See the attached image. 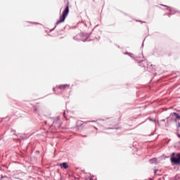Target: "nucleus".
<instances>
[{
    "instance_id": "17",
    "label": "nucleus",
    "mask_w": 180,
    "mask_h": 180,
    "mask_svg": "<svg viewBox=\"0 0 180 180\" xmlns=\"http://www.w3.org/2000/svg\"><path fill=\"white\" fill-rule=\"evenodd\" d=\"M94 129H95V130H98V127L93 126Z\"/></svg>"
},
{
    "instance_id": "21",
    "label": "nucleus",
    "mask_w": 180,
    "mask_h": 180,
    "mask_svg": "<svg viewBox=\"0 0 180 180\" xmlns=\"http://www.w3.org/2000/svg\"><path fill=\"white\" fill-rule=\"evenodd\" d=\"M89 180H94V178L93 177H91V178H90V179Z\"/></svg>"
},
{
    "instance_id": "16",
    "label": "nucleus",
    "mask_w": 180,
    "mask_h": 180,
    "mask_svg": "<svg viewBox=\"0 0 180 180\" xmlns=\"http://www.w3.org/2000/svg\"><path fill=\"white\" fill-rule=\"evenodd\" d=\"M136 61H138V63H142L143 60H136Z\"/></svg>"
},
{
    "instance_id": "22",
    "label": "nucleus",
    "mask_w": 180,
    "mask_h": 180,
    "mask_svg": "<svg viewBox=\"0 0 180 180\" xmlns=\"http://www.w3.org/2000/svg\"><path fill=\"white\" fill-rule=\"evenodd\" d=\"M82 137H86V135H83Z\"/></svg>"
},
{
    "instance_id": "5",
    "label": "nucleus",
    "mask_w": 180,
    "mask_h": 180,
    "mask_svg": "<svg viewBox=\"0 0 180 180\" xmlns=\"http://www.w3.org/2000/svg\"><path fill=\"white\" fill-rule=\"evenodd\" d=\"M172 116H176V118L174 119V122L175 123H178V120H180L179 113H173Z\"/></svg>"
},
{
    "instance_id": "3",
    "label": "nucleus",
    "mask_w": 180,
    "mask_h": 180,
    "mask_svg": "<svg viewBox=\"0 0 180 180\" xmlns=\"http://www.w3.org/2000/svg\"><path fill=\"white\" fill-rule=\"evenodd\" d=\"M67 15H68V6H66L65 11L63 13V15L60 17V20L56 22V25H60V23H63V22L65 20Z\"/></svg>"
},
{
    "instance_id": "18",
    "label": "nucleus",
    "mask_w": 180,
    "mask_h": 180,
    "mask_svg": "<svg viewBox=\"0 0 180 180\" xmlns=\"http://www.w3.org/2000/svg\"><path fill=\"white\" fill-rule=\"evenodd\" d=\"M177 137L180 139V134H177Z\"/></svg>"
},
{
    "instance_id": "23",
    "label": "nucleus",
    "mask_w": 180,
    "mask_h": 180,
    "mask_svg": "<svg viewBox=\"0 0 180 180\" xmlns=\"http://www.w3.org/2000/svg\"><path fill=\"white\" fill-rule=\"evenodd\" d=\"M150 136H154V134H150Z\"/></svg>"
},
{
    "instance_id": "7",
    "label": "nucleus",
    "mask_w": 180,
    "mask_h": 180,
    "mask_svg": "<svg viewBox=\"0 0 180 180\" xmlns=\"http://www.w3.org/2000/svg\"><path fill=\"white\" fill-rule=\"evenodd\" d=\"M162 6H166L167 8H169L170 15H174V13H172V12H175V8H174L172 7H169L168 6H165V5H162Z\"/></svg>"
},
{
    "instance_id": "13",
    "label": "nucleus",
    "mask_w": 180,
    "mask_h": 180,
    "mask_svg": "<svg viewBox=\"0 0 180 180\" xmlns=\"http://www.w3.org/2000/svg\"><path fill=\"white\" fill-rule=\"evenodd\" d=\"M108 129H113V130H115H115H119V129H120V128H119V127H116V128H108Z\"/></svg>"
},
{
    "instance_id": "1",
    "label": "nucleus",
    "mask_w": 180,
    "mask_h": 180,
    "mask_svg": "<svg viewBox=\"0 0 180 180\" xmlns=\"http://www.w3.org/2000/svg\"><path fill=\"white\" fill-rule=\"evenodd\" d=\"M170 162L172 167H175V165H178L180 167V153L175 155V153H173L170 155Z\"/></svg>"
},
{
    "instance_id": "10",
    "label": "nucleus",
    "mask_w": 180,
    "mask_h": 180,
    "mask_svg": "<svg viewBox=\"0 0 180 180\" xmlns=\"http://www.w3.org/2000/svg\"><path fill=\"white\" fill-rule=\"evenodd\" d=\"M98 122V120H89V121H86L84 123L86 124V123H96Z\"/></svg>"
},
{
    "instance_id": "26",
    "label": "nucleus",
    "mask_w": 180,
    "mask_h": 180,
    "mask_svg": "<svg viewBox=\"0 0 180 180\" xmlns=\"http://www.w3.org/2000/svg\"><path fill=\"white\" fill-rule=\"evenodd\" d=\"M139 22H141V21L139 20Z\"/></svg>"
},
{
    "instance_id": "15",
    "label": "nucleus",
    "mask_w": 180,
    "mask_h": 180,
    "mask_svg": "<svg viewBox=\"0 0 180 180\" xmlns=\"http://www.w3.org/2000/svg\"><path fill=\"white\" fill-rule=\"evenodd\" d=\"M180 127V122H177V129H179Z\"/></svg>"
},
{
    "instance_id": "11",
    "label": "nucleus",
    "mask_w": 180,
    "mask_h": 180,
    "mask_svg": "<svg viewBox=\"0 0 180 180\" xmlns=\"http://www.w3.org/2000/svg\"><path fill=\"white\" fill-rule=\"evenodd\" d=\"M124 54H127L129 57H131V58H134V56L130 52H125Z\"/></svg>"
},
{
    "instance_id": "25",
    "label": "nucleus",
    "mask_w": 180,
    "mask_h": 180,
    "mask_svg": "<svg viewBox=\"0 0 180 180\" xmlns=\"http://www.w3.org/2000/svg\"><path fill=\"white\" fill-rule=\"evenodd\" d=\"M100 120H104L103 119H101Z\"/></svg>"
},
{
    "instance_id": "8",
    "label": "nucleus",
    "mask_w": 180,
    "mask_h": 180,
    "mask_svg": "<svg viewBox=\"0 0 180 180\" xmlns=\"http://www.w3.org/2000/svg\"><path fill=\"white\" fill-rule=\"evenodd\" d=\"M61 168H65V169H67V168H68V165H67V162H63L62 164L59 165Z\"/></svg>"
},
{
    "instance_id": "6",
    "label": "nucleus",
    "mask_w": 180,
    "mask_h": 180,
    "mask_svg": "<svg viewBox=\"0 0 180 180\" xmlns=\"http://www.w3.org/2000/svg\"><path fill=\"white\" fill-rule=\"evenodd\" d=\"M83 125H84V122L82 123V121L81 120H78L76 122V127H82Z\"/></svg>"
},
{
    "instance_id": "24",
    "label": "nucleus",
    "mask_w": 180,
    "mask_h": 180,
    "mask_svg": "<svg viewBox=\"0 0 180 180\" xmlns=\"http://www.w3.org/2000/svg\"><path fill=\"white\" fill-rule=\"evenodd\" d=\"M96 39L99 40V38H96Z\"/></svg>"
},
{
    "instance_id": "20",
    "label": "nucleus",
    "mask_w": 180,
    "mask_h": 180,
    "mask_svg": "<svg viewBox=\"0 0 180 180\" xmlns=\"http://www.w3.org/2000/svg\"><path fill=\"white\" fill-rule=\"evenodd\" d=\"M142 47H144V42L142 43Z\"/></svg>"
},
{
    "instance_id": "9",
    "label": "nucleus",
    "mask_w": 180,
    "mask_h": 180,
    "mask_svg": "<svg viewBox=\"0 0 180 180\" xmlns=\"http://www.w3.org/2000/svg\"><path fill=\"white\" fill-rule=\"evenodd\" d=\"M149 162L150 164H155V162H157V158H153L150 159Z\"/></svg>"
},
{
    "instance_id": "14",
    "label": "nucleus",
    "mask_w": 180,
    "mask_h": 180,
    "mask_svg": "<svg viewBox=\"0 0 180 180\" xmlns=\"http://www.w3.org/2000/svg\"><path fill=\"white\" fill-rule=\"evenodd\" d=\"M153 171H154V174H157V172H158V169H155Z\"/></svg>"
},
{
    "instance_id": "19",
    "label": "nucleus",
    "mask_w": 180,
    "mask_h": 180,
    "mask_svg": "<svg viewBox=\"0 0 180 180\" xmlns=\"http://www.w3.org/2000/svg\"><path fill=\"white\" fill-rule=\"evenodd\" d=\"M161 122H165V119L161 120Z\"/></svg>"
},
{
    "instance_id": "2",
    "label": "nucleus",
    "mask_w": 180,
    "mask_h": 180,
    "mask_svg": "<svg viewBox=\"0 0 180 180\" xmlns=\"http://www.w3.org/2000/svg\"><path fill=\"white\" fill-rule=\"evenodd\" d=\"M89 36H91V34H88L86 32H82L76 37H74L73 39L77 41H86V39L89 37Z\"/></svg>"
},
{
    "instance_id": "4",
    "label": "nucleus",
    "mask_w": 180,
    "mask_h": 180,
    "mask_svg": "<svg viewBox=\"0 0 180 180\" xmlns=\"http://www.w3.org/2000/svg\"><path fill=\"white\" fill-rule=\"evenodd\" d=\"M68 86L67 84L58 85L55 89H53V91H58V89L63 91V89H65Z\"/></svg>"
},
{
    "instance_id": "12",
    "label": "nucleus",
    "mask_w": 180,
    "mask_h": 180,
    "mask_svg": "<svg viewBox=\"0 0 180 180\" xmlns=\"http://www.w3.org/2000/svg\"><path fill=\"white\" fill-rule=\"evenodd\" d=\"M148 120H150V122H153V123H155V120H154V119H153L151 117H149Z\"/></svg>"
}]
</instances>
